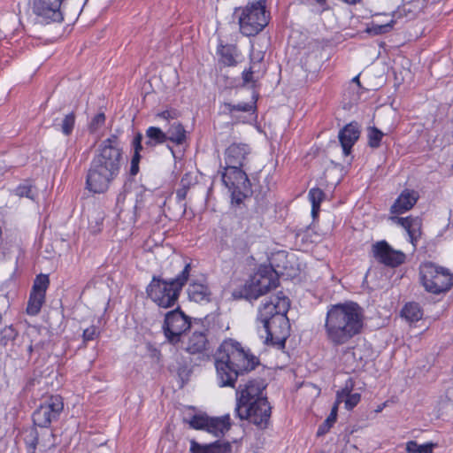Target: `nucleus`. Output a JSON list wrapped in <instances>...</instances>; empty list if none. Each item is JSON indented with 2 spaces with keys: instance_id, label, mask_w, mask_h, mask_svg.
<instances>
[{
  "instance_id": "nucleus-31",
  "label": "nucleus",
  "mask_w": 453,
  "mask_h": 453,
  "mask_svg": "<svg viewBox=\"0 0 453 453\" xmlns=\"http://www.w3.org/2000/svg\"><path fill=\"white\" fill-rule=\"evenodd\" d=\"M436 446L432 441L419 445L416 441H409L406 442L405 450L407 453H433Z\"/></svg>"
},
{
  "instance_id": "nucleus-32",
  "label": "nucleus",
  "mask_w": 453,
  "mask_h": 453,
  "mask_svg": "<svg viewBox=\"0 0 453 453\" xmlns=\"http://www.w3.org/2000/svg\"><path fill=\"white\" fill-rule=\"evenodd\" d=\"M384 133L376 127L367 128V145L371 149H378L381 145Z\"/></svg>"
},
{
  "instance_id": "nucleus-28",
  "label": "nucleus",
  "mask_w": 453,
  "mask_h": 453,
  "mask_svg": "<svg viewBox=\"0 0 453 453\" xmlns=\"http://www.w3.org/2000/svg\"><path fill=\"white\" fill-rule=\"evenodd\" d=\"M146 136L148 137L146 144L151 147L163 144L167 141L165 132H164L161 128L157 127H148L146 130Z\"/></svg>"
},
{
  "instance_id": "nucleus-14",
  "label": "nucleus",
  "mask_w": 453,
  "mask_h": 453,
  "mask_svg": "<svg viewBox=\"0 0 453 453\" xmlns=\"http://www.w3.org/2000/svg\"><path fill=\"white\" fill-rule=\"evenodd\" d=\"M48 274L40 273L35 276L27 303L26 313L28 316H37L46 302V293L50 287Z\"/></svg>"
},
{
  "instance_id": "nucleus-33",
  "label": "nucleus",
  "mask_w": 453,
  "mask_h": 453,
  "mask_svg": "<svg viewBox=\"0 0 453 453\" xmlns=\"http://www.w3.org/2000/svg\"><path fill=\"white\" fill-rule=\"evenodd\" d=\"M338 408L339 407L337 405H333L328 417L318 428V436L324 435L325 434L329 432L330 428L334 425V423L337 420Z\"/></svg>"
},
{
  "instance_id": "nucleus-30",
  "label": "nucleus",
  "mask_w": 453,
  "mask_h": 453,
  "mask_svg": "<svg viewBox=\"0 0 453 453\" xmlns=\"http://www.w3.org/2000/svg\"><path fill=\"white\" fill-rule=\"evenodd\" d=\"M194 184L193 177L190 173H186L180 179V188L176 190V199L182 202L186 199L190 187Z\"/></svg>"
},
{
  "instance_id": "nucleus-37",
  "label": "nucleus",
  "mask_w": 453,
  "mask_h": 453,
  "mask_svg": "<svg viewBox=\"0 0 453 453\" xmlns=\"http://www.w3.org/2000/svg\"><path fill=\"white\" fill-rule=\"evenodd\" d=\"M75 120L76 117L73 111L65 116L61 123V132L65 135L69 136L73 133L75 126Z\"/></svg>"
},
{
  "instance_id": "nucleus-41",
  "label": "nucleus",
  "mask_w": 453,
  "mask_h": 453,
  "mask_svg": "<svg viewBox=\"0 0 453 453\" xmlns=\"http://www.w3.org/2000/svg\"><path fill=\"white\" fill-rule=\"evenodd\" d=\"M106 117L104 112H99L96 114L90 120L88 124V130L90 133L96 132L99 128H101L105 124Z\"/></svg>"
},
{
  "instance_id": "nucleus-53",
  "label": "nucleus",
  "mask_w": 453,
  "mask_h": 453,
  "mask_svg": "<svg viewBox=\"0 0 453 453\" xmlns=\"http://www.w3.org/2000/svg\"><path fill=\"white\" fill-rule=\"evenodd\" d=\"M319 4H325L326 0H316Z\"/></svg>"
},
{
  "instance_id": "nucleus-47",
  "label": "nucleus",
  "mask_w": 453,
  "mask_h": 453,
  "mask_svg": "<svg viewBox=\"0 0 453 453\" xmlns=\"http://www.w3.org/2000/svg\"><path fill=\"white\" fill-rule=\"evenodd\" d=\"M142 134L141 133H137L133 141H132V147L134 150L133 155H141V151L142 150Z\"/></svg>"
},
{
  "instance_id": "nucleus-17",
  "label": "nucleus",
  "mask_w": 453,
  "mask_h": 453,
  "mask_svg": "<svg viewBox=\"0 0 453 453\" xmlns=\"http://www.w3.org/2000/svg\"><path fill=\"white\" fill-rule=\"evenodd\" d=\"M361 130L357 122L352 121L346 124L338 134L339 142L342 149V153L348 157L352 152V148L360 137Z\"/></svg>"
},
{
  "instance_id": "nucleus-12",
  "label": "nucleus",
  "mask_w": 453,
  "mask_h": 453,
  "mask_svg": "<svg viewBox=\"0 0 453 453\" xmlns=\"http://www.w3.org/2000/svg\"><path fill=\"white\" fill-rule=\"evenodd\" d=\"M64 410V400L59 395L46 397L35 410L32 415L35 426L48 428L57 421Z\"/></svg>"
},
{
  "instance_id": "nucleus-6",
  "label": "nucleus",
  "mask_w": 453,
  "mask_h": 453,
  "mask_svg": "<svg viewBox=\"0 0 453 453\" xmlns=\"http://www.w3.org/2000/svg\"><path fill=\"white\" fill-rule=\"evenodd\" d=\"M251 153V146L242 142L230 143L224 151L226 166L221 179L235 204H241L251 193V184L244 170Z\"/></svg>"
},
{
  "instance_id": "nucleus-38",
  "label": "nucleus",
  "mask_w": 453,
  "mask_h": 453,
  "mask_svg": "<svg viewBox=\"0 0 453 453\" xmlns=\"http://www.w3.org/2000/svg\"><path fill=\"white\" fill-rule=\"evenodd\" d=\"M242 79L243 86L250 85L252 88H255L257 87V83L261 78L247 67L242 73Z\"/></svg>"
},
{
  "instance_id": "nucleus-40",
  "label": "nucleus",
  "mask_w": 453,
  "mask_h": 453,
  "mask_svg": "<svg viewBox=\"0 0 453 453\" xmlns=\"http://www.w3.org/2000/svg\"><path fill=\"white\" fill-rule=\"evenodd\" d=\"M14 194L19 197H27L31 200L35 199L33 185L28 180H26L25 183H21L17 186L14 190Z\"/></svg>"
},
{
  "instance_id": "nucleus-34",
  "label": "nucleus",
  "mask_w": 453,
  "mask_h": 453,
  "mask_svg": "<svg viewBox=\"0 0 453 453\" xmlns=\"http://www.w3.org/2000/svg\"><path fill=\"white\" fill-rule=\"evenodd\" d=\"M264 54L262 52H258L257 56L252 52L250 56V68L254 73L259 75L262 78L265 73V69L264 68L263 64Z\"/></svg>"
},
{
  "instance_id": "nucleus-2",
  "label": "nucleus",
  "mask_w": 453,
  "mask_h": 453,
  "mask_svg": "<svg viewBox=\"0 0 453 453\" xmlns=\"http://www.w3.org/2000/svg\"><path fill=\"white\" fill-rule=\"evenodd\" d=\"M364 327L365 314L358 303L349 301L327 306L324 332L327 342L333 347L349 343L363 333Z\"/></svg>"
},
{
  "instance_id": "nucleus-16",
  "label": "nucleus",
  "mask_w": 453,
  "mask_h": 453,
  "mask_svg": "<svg viewBox=\"0 0 453 453\" xmlns=\"http://www.w3.org/2000/svg\"><path fill=\"white\" fill-rule=\"evenodd\" d=\"M373 257L388 267L395 268L405 263L406 255L401 250L393 249L389 243L381 240L372 246Z\"/></svg>"
},
{
  "instance_id": "nucleus-45",
  "label": "nucleus",
  "mask_w": 453,
  "mask_h": 453,
  "mask_svg": "<svg viewBox=\"0 0 453 453\" xmlns=\"http://www.w3.org/2000/svg\"><path fill=\"white\" fill-rule=\"evenodd\" d=\"M361 401V395L359 393H352L343 402L345 409L348 411L353 410Z\"/></svg>"
},
{
  "instance_id": "nucleus-27",
  "label": "nucleus",
  "mask_w": 453,
  "mask_h": 453,
  "mask_svg": "<svg viewBox=\"0 0 453 453\" xmlns=\"http://www.w3.org/2000/svg\"><path fill=\"white\" fill-rule=\"evenodd\" d=\"M309 200L311 203V215L313 219L319 216L321 203L326 197L325 192L319 188H312L309 190Z\"/></svg>"
},
{
  "instance_id": "nucleus-49",
  "label": "nucleus",
  "mask_w": 453,
  "mask_h": 453,
  "mask_svg": "<svg viewBox=\"0 0 453 453\" xmlns=\"http://www.w3.org/2000/svg\"><path fill=\"white\" fill-rule=\"evenodd\" d=\"M12 169V165L7 164L5 161L0 162V175H4L6 173L10 172Z\"/></svg>"
},
{
  "instance_id": "nucleus-21",
  "label": "nucleus",
  "mask_w": 453,
  "mask_h": 453,
  "mask_svg": "<svg viewBox=\"0 0 453 453\" xmlns=\"http://www.w3.org/2000/svg\"><path fill=\"white\" fill-rule=\"evenodd\" d=\"M232 426L229 414L221 417H210L206 432L215 437H222Z\"/></svg>"
},
{
  "instance_id": "nucleus-9",
  "label": "nucleus",
  "mask_w": 453,
  "mask_h": 453,
  "mask_svg": "<svg viewBox=\"0 0 453 453\" xmlns=\"http://www.w3.org/2000/svg\"><path fill=\"white\" fill-rule=\"evenodd\" d=\"M418 198L419 195L416 190L405 188L400 193L390 207V213L393 214L390 216V219L406 230L410 242L414 246H416L420 235V220L418 218H413L412 216L403 218L398 217V215L411 211L417 203Z\"/></svg>"
},
{
  "instance_id": "nucleus-52",
  "label": "nucleus",
  "mask_w": 453,
  "mask_h": 453,
  "mask_svg": "<svg viewBox=\"0 0 453 453\" xmlns=\"http://www.w3.org/2000/svg\"><path fill=\"white\" fill-rule=\"evenodd\" d=\"M352 81H353L354 82H357L358 85H360L359 76H358V75H357V76H355V77L352 79Z\"/></svg>"
},
{
  "instance_id": "nucleus-18",
  "label": "nucleus",
  "mask_w": 453,
  "mask_h": 453,
  "mask_svg": "<svg viewBox=\"0 0 453 453\" xmlns=\"http://www.w3.org/2000/svg\"><path fill=\"white\" fill-rule=\"evenodd\" d=\"M188 296L196 303H208L211 301V291L206 278L192 280L188 287Z\"/></svg>"
},
{
  "instance_id": "nucleus-4",
  "label": "nucleus",
  "mask_w": 453,
  "mask_h": 453,
  "mask_svg": "<svg viewBox=\"0 0 453 453\" xmlns=\"http://www.w3.org/2000/svg\"><path fill=\"white\" fill-rule=\"evenodd\" d=\"M290 308L289 298L279 291L262 301L257 310V323L265 330L264 343L268 346L284 349L290 335V323L288 311Z\"/></svg>"
},
{
  "instance_id": "nucleus-7",
  "label": "nucleus",
  "mask_w": 453,
  "mask_h": 453,
  "mask_svg": "<svg viewBox=\"0 0 453 453\" xmlns=\"http://www.w3.org/2000/svg\"><path fill=\"white\" fill-rule=\"evenodd\" d=\"M191 269V262H186L183 269L175 278L165 280L160 276L153 275L146 287L148 298L160 308L173 307L178 303L182 288L189 280Z\"/></svg>"
},
{
  "instance_id": "nucleus-29",
  "label": "nucleus",
  "mask_w": 453,
  "mask_h": 453,
  "mask_svg": "<svg viewBox=\"0 0 453 453\" xmlns=\"http://www.w3.org/2000/svg\"><path fill=\"white\" fill-rule=\"evenodd\" d=\"M395 24V20L391 19L388 22L379 24L374 21L371 22L365 28V33L371 35H379L389 33Z\"/></svg>"
},
{
  "instance_id": "nucleus-10",
  "label": "nucleus",
  "mask_w": 453,
  "mask_h": 453,
  "mask_svg": "<svg viewBox=\"0 0 453 453\" xmlns=\"http://www.w3.org/2000/svg\"><path fill=\"white\" fill-rule=\"evenodd\" d=\"M419 280L425 290L433 295L449 292L453 288V273L432 261H425L418 267Z\"/></svg>"
},
{
  "instance_id": "nucleus-19",
  "label": "nucleus",
  "mask_w": 453,
  "mask_h": 453,
  "mask_svg": "<svg viewBox=\"0 0 453 453\" xmlns=\"http://www.w3.org/2000/svg\"><path fill=\"white\" fill-rule=\"evenodd\" d=\"M216 53L219 57V63L224 66H236L240 62L239 57L241 56V52L235 44L223 43V42L220 41L217 45Z\"/></svg>"
},
{
  "instance_id": "nucleus-55",
  "label": "nucleus",
  "mask_w": 453,
  "mask_h": 453,
  "mask_svg": "<svg viewBox=\"0 0 453 453\" xmlns=\"http://www.w3.org/2000/svg\"><path fill=\"white\" fill-rule=\"evenodd\" d=\"M2 321H3V315H2V313L0 312V324L2 323Z\"/></svg>"
},
{
  "instance_id": "nucleus-36",
  "label": "nucleus",
  "mask_w": 453,
  "mask_h": 453,
  "mask_svg": "<svg viewBox=\"0 0 453 453\" xmlns=\"http://www.w3.org/2000/svg\"><path fill=\"white\" fill-rule=\"evenodd\" d=\"M18 335V332L12 325L7 326L0 330V345L7 346L12 341H14Z\"/></svg>"
},
{
  "instance_id": "nucleus-8",
  "label": "nucleus",
  "mask_w": 453,
  "mask_h": 453,
  "mask_svg": "<svg viewBox=\"0 0 453 453\" xmlns=\"http://www.w3.org/2000/svg\"><path fill=\"white\" fill-rule=\"evenodd\" d=\"M240 33L247 37L256 36L269 24L271 12L266 0L249 1L245 5L235 8Z\"/></svg>"
},
{
  "instance_id": "nucleus-25",
  "label": "nucleus",
  "mask_w": 453,
  "mask_h": 453,
  "mask_svg": "<svg viewBox=\"0 0 453 453\" xmlns=\"http://www.w3.org/2000/svg\"><path fill=\"white\" fill-rule=\"evenodd\" d=\"M258 98V95L254 93L252 98L250 102L246 103H238V104H231L225 103L226 109L229 111V113L233 112H255L257 111V101Z\"/></svg>"
},
{
  "instance_id": "nucleus-20",
  "label": "nucleus",
  "mask_w": 453,
  "mask_h": 453,
  "mask_svg": "<svg viewBox=\"0 0 453 453\" xmlns=\"http://www.w3.org/2000/svg\"><path fill=\"white\" fill-rule=\"evenodd\" d=\"M189 451L190 453H231V446L229 442H221L219 441L202 444L192 440Z\"/></svg>"
},
{
  "instance_id": "nucleus-56",
  "label": "nucleus",
  "mask_w": 453,
  "mask_h": 453,
  "mask_svg": "<svg viewBox=\"0 0 453 453\" xmlns=\"http://www.w3.org/2000/svg\"><path fill=\"white\" fill-rule=\"evenodd\" d=\"M178 263L176 262H173V263H171L172 265H177Z\"/></svg>"
},
{
  "instance_id": "nucleus-50",
  "label": "nucleus",
  "mask_w": 453,
  "mask_h": 453,
  "mask_svg": "<svg viewBox=\"0 0 453 453\" xmlns=\"http://www.w3.org/2000/svg\"><path fill=\"white\" fill-rule=\"evenodd\" d=\"M342 2L348 4H350V5H353V4H356L357 3H360L362 0H342Z\"/></svg>"
},
{
  "instance_id": "nucleus-43",
  "label": "nucleus",
  "mask_w": 453,
  "mask_h": 453,
  "mask_svg": "<svg viewBox=\"0 0 453 453\" xmlns=\"http://www.w3.org/2000/svg\"><path fill=\"white\" fill-rule=\"evenodd\" d=\"M100 335V330L97 326L92 325L89 327L83 330L82 340L84 343L94 341Z\"/></svg>"
},
{
  "instance_id": "nucleus-44",
  "label": "nucleus",
  "mask_w": 453,
  "mask_h": 453,
  "mask_svg": "<svg viewBox=\"0 0 453 453\" xmlns=\"http://www.w3.org/2000/svg\"><path fill=\"white\" fill-rule=\"evenodd\" d=\"M27 453H35L36 448L39 443V436L36 429H34L31 433V438L25 441Z\"/></svg>"
},
{
  "instance_id": "nucleus-15",
  "label": "nucleus",
  "mask_w": 453,
  "mask_h": 453,
  "mask_svg": "<svg viewBox=\"0 0 453 453\" xmlns=\"http://www.w3.org/2000/svg\"><path fill=\"white\" fill-rule=\"evenodd\" d=\"M64 0H32L31 8L37 20L43 24L64 20L61 5Z\"/></svg>"
},
{
  "instance_id": "nucleus-26",
  "label": "nucleus",
  "mask_w": 453,
  "mask_h": 453,
  "mask_svg": "<svg viewBox=\"0 0 453 453\" xmlns=\"http://www.w3.org/2000/svg\"><path fill=\"white\" fill-rule=\"evenodd\" d=\"M341 361L344 365L345 367L350 368L351 370H355L356 367L358 366L361 357H357L356 347L349 346L341 350Z\"/></svg>"
},
{
  "instance_id": "nucleus-1",
  "label": "nucleus",
  "mask_w": 453,
  "mask_h": 453,
  "mask_svg": "<svg viewBox=\"0 0 453 453\" xmlns=\"http://www.w3.org/2000/svg\"><path fill=\"white\" fill-rule=\"evenodd\" d=\"M123 148L117 134L104 140L94 154L85 176V189L91 195H103L109 191L120 174Z\"/></svg>"
},
{
  "instance_id": "nucleus-23",
  "label": "nucleus",
  "mask_w": 453,
  "mask_h": 453,
  "mask_svg": "<svg viewBox=\"0 0 453 453\" xmlns=\"http://www.w3.org/2000/svg\"><path fill=\"white\" fill-rule=\"evenodd\" d=\"M167 141L176 146L183 145L187 142L188 134L184 126L180 121H174L165 132Z\"/></svg>"
},
{
  "instance_id": "nucleus-46",
  "label": "nucleus",
  "mask_w": 453,
  "mask_h": 453,
  "mask_svg": "<svg viewBox=\"0 0 453 453\" xmlns=\"http://www.w3.org/2000/svg\"><path fill=\"white\" fill-rule=\"evenodd\" d=\"M142 156L141 155H133L130 161V169L129 173L131 176H136L140 171V161Z\"/></svg>"
},
{
  "instance_id": "nucleus-42",
  "label": "nucleus",
  "mask_w": 453,
  "mask_h": 453,
  "mask_svg": "<svg viewBox=\"0 0 453 453\" xmlns=\"http://www.w3.org/2000/svg\"><path fill=\"white\" fill-rule=\"evenodd\" d=\"M180 116V112L175 108H167L165 111H162L157 113L156 117L159 119H163L170 122L171 120H177V119Z\"/></svg>"
},
{
  "instance_id": "nucleus-48",
  "label": "nucleus",
  "mask_w": 453,
  "mask_h": 453,
  "mask_svg": "<svg viewBox=\"0 0 453 453\" xmlns=\"http://www.w3.org/2000/svg\"><path fill=\"white\" fill-rule=\"evenodd\" d=\"M103 221H104V218L99 217L98 219H96L95 225H93V223H90L89 230L93 234H97L102 231Z\"/></svg>"
},
{
  "instance_id": "nucleus-35",
  "label": "nucleus",
  "mask_w": 453,
  "mask_h": 453,
  "mask_svg": "<svg viewBox=\"0 0 453 453\" xmlns=\"http://www.w3.org/2000/svg\"><path fill=\"white\" fill-rule=\"evenodd\" d=\"M355 382L352 378H349L344 384V387L336 392V397L334 405L339 407V404L342 403L349 395L352 394V390L354 388Z\"/></svg>"
},
{
  "instance_id": "nucleus-54",
  "label": "nucleus",
  "mask_w": 453,
  "mask_h": 453,
  "mask_svg": "<svg viewBox=\"0 0 453 453\" xmlns=\"http://www.w3.org/2000/svg\"><path fill=\"white\" fill-rule=\"evenodd\" d=\"M168 149L171 150L172 154L174 155V151H173V149L172 147H170L169 145L167 146Z\"/></svg>"
},
{
  "instance_id": "nucleus-22",
  "label": "nucleus",
  "mask_w": 453,
  "mask_h": 453,
  "mask_svg": "<svg viewBox=\"0 0 453 453\" xmlns=\"http://www.w3.org/2000/svg\"><path fill=\"white\" fill-rule=\"evenodd\" d=\"M209 349L207 335L202 332H194L188 338L186 350L190 354L203 353Z\"/></svg>"
},
{
  "instance_id": "nucleus-11",
  "label": "nucleus",
  "mask_w": 453,
  "mask_h": 453,
  "mask_svg": "<svg viewBox=\"0 0 453 453\" xmlns=\"http://www.w3.org/2000/svg\"><path fill=\"white\" fill-rule=\"evenodd\" d=\"M279 285V278L273 266L261 265L245 284V294L250 299H257Z\"/></svg>"
},
{
  "instance_id": "nucleus-3",
  "label": "nucleus",
  "mask_w": 453,
  "mask_h": 453,
  "mask_svg": "<svg viewBox=\"0 0 453 453\" xmlns=\"http://www.w3.org/2000/svg\"><path fill=\"white\" fill-rule=\"evenodd\" d=\"M259 365V359L241 342L225 339L215 353V368L219 387L234 388L239 376L250 372Z\"/></svg>"
},
{
  "instance_id": "nucleus-5",
  "label": "nucleus",
  "mask_w": 453,
  "mask_h": 453,
  "mask_svg": "<svg viewBox=\"0 0 453 453\" xmlns=\"http://www.w3.org/2000/svg\"><path fill=\"white\" fill-rule=\"evenodd\" d=\"M265 389L264 380L252 379L240 385L236 390L235 416L260 430L269 426L272 416V406Z\"/></svg>"
},
{
  "instance_id": "nucleus-39",
  "label": "nucleus",
  "mask_w": 453,
  "mask_h": 453,
  "mask_svg": "<svg viewBox=\"0 0 453 453\" xmlns=\"http://www.w3.org/2000/svg\"><path fill=\"white\" fill-rule=\"evenodd\" d=\"M210 417L206 415H194L189 420V426L196 430H207Z\"/></svg>"
},
{
  "instance_id": "nucleus-51",
  "label": "nucleus",
  "mask_w": 453,
  "mask_h": 453,
  "mask_svg": "<svg viewBox=\"0 0 453 453\" xmlns=\"http://www.w3.org/2000/svg\"><path fill=\"white\" fill-rule=\"evenodd\" d=\"M387 406V402L380 404L377 409L375 410V411L378 413V412H380L385 407Z\"/></svg>"
},
{
  "instance_id": "nucleus-24",
  "label": "nucleus",
  "mask_w": 453,
  "mask_h": 453,
  "mask_svg": "<svg viewBox=\"0 0 453 453\" xmlns=\"http://www.w3.org/2000/svg\"><path fill=\"white\" fill-rule=\"evenodd\" d=\"M424 311L418 303L408 302L401 310V317L409 323H415L423 318Z\"/></svg>"
},
{
  "instance_id": "nucleus-13",
  "label": "nucleus",
  "mask_w": 453,
  "mask_h": 453,
  "mask_svg": "<svg viewBox=\"0 0 453 453\" xmlns=\"http://www.w3.org/2000/svg\"><path fill=\"white\" fill-rule=\"evenodd\" d=\"M191 326L190 319L180 307L168 311L165 314L163 330L167 340L172 343H177L180 336Z\"/></svg>"
}]
</instances>
